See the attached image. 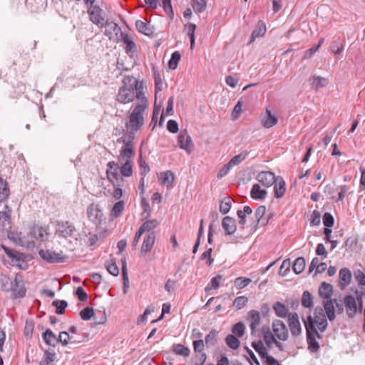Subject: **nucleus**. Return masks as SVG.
Wrapping results in <instances>:
<instances>
[{"mask_svg":"<svg viewBox=\"0 0 365 365\" xmlns=\"http://www.w3.org/2000/svg\"><path fill=\"white\" fill-rule=\"evenodd\" d=\"M138 103L131 112L128 121L125 123L127 131L134 134L139 130L144 124V113L148 108V99L143 91L138 92Z\"/></svg>","mask_w":365,"mask_h":365,"instance_id":"nucleus-1","label":"nucleus"},{"mask_svg":"<svg viewBox=\"0 0 365 365\" xmlns=\"http://www.w3.org/2000/svg\"><path fill=\"white\" fill-rule=\"evenodd\" d=\"M142 85L133 76H125L123 80V86L119 88L117 101L126 104L137 98L138 92L142 91Z\"/></svg>","mask_w":365,"mask_h":365,"instance_id":"nucleus-2","label":"nucleus"},{"mask_svg":"<svg viewBox=\"0 0 365 365\" xmlns=\"http://www.w3.org/2000/svg\"><path fill=\"white\" fill-rule=\"evenodd\" d=\"M327 317L323 312L322 308H317L314 317L309 316L307 319L304 321L306 330L310 331L324 332L328 326Z\"/></svg>","mask_w":365,"mask_h":365,"instance_id":"nucleus-3","label":"nucleus"},{"mask_svg":"<svg viewBox=\"0 0 365 365\" xmlns=\"http://www.w3.org/2000/svg\"><path fill=\"white\" fill-rule=\"evenodd\" d=\"M40 257L48 263H61L64 262L68 257L62 251L56 252L51 250L41 249L38 251Z\"/></svg>","mask_w":365,"mask_h":365,"instance_id":"nucleus-4","label":"nucleus"},{"mask_svg":"<svg viewBox=\"0 0 365 365\" xmlns=\"http://www.w3.org/2000/svg\"><path fill=\"white\" fill-rule=\"evenodd\" d=\"M76 230L74 225L68 221L57 222L56 225V234L58 237L67 238L74 237Z\"/></svg>","mask_w":365,"mask_h":365,"instance_id":"nucleus-5","label":"nucleus"},{"mask_svg":"<svg viewBox=\"0 0 365 365\" xmlns=\"http://www.w3.org/2000/svg\"><path fill=\"white\" fill-rule=\"evenodd\" d=\"M178 145L180 148L190 154L194 149V143L187 130H181L178 136Z\"/></svg>","mask_w":365,"mask_h":365,"instance_id":"nucleus-6","label":"nucleus"},{"mask_svg":"<svg viewBox=\"0 0 365 365\" xmlns=\"http://www.w3.org/2000/svg\"><path fill=\"white\" fill-rule=\"evenodd\" d=\"M87 13L90 20L98 26L102 28L104 26V17L103 10L99 6H92L88 8Z\"/></svg>","mask_w":365,"mask_h":365,"instance_id":"nucleus-7","label":"nucleus"},{"mask_svg":"<svg viewBox=\"0 0 365 365\" xmlns=\"http://www.w3.org/2000/svg\"><path fill=\"white\" fill-rule=\"evenodd\" d=\"M272 327L276 338L281 341L287 340L289 337L288 329L282 321L279 319L274 320L272 322Z\"/></svg>","mask_w":365,"mask_h":365,"instance_id":"nucleus-8","label":"nucleus"},{"mask_svg":"<svg viewBox=\"0 0 365 365\" xmlns=\"http://www.w3.org/2000/svg\"><path fill=\"white\" fill-rule=\"evenodd\" d=\"M306 333L309 351L312 353L317 352L320 349V344L317 339H322V334L318 331H310L309 329L306 330Z\"/></svg>","mask_w":365,"mask_h":365,"instance_id":"nucleus-9","label":"nucleus"},{"mask_svg":"<svg viewBox=\"0 0 365 365\" xmlns=\"http://www.w3.org/2000/svg\"><path fill=\"white\" fill-rule=\"evenodd\" d=\"M107 166L108 168L106 170L107 178L113 186H115L119 180H123L119 173V165L114 161H110Z\"/></svg>","mask_w":365,"mask_h":365,"instance_id":"nucleus-10","label":"nucleus"},{"mask_svg":"<svg viewBox=\"0 0 365 365\" xmlns=\"http://www.w3.org/2000/svg\"><path fill=\"white\" fill-rule=\"evenodd\" d=\"M103 26L106 27L105 35L113 41H118L119 34L121 36V34H123L120 27L115 22H106Z\"/></svg>","mask_w":365,"mask_h":365,"instance_id":"nucleus-11","label":"nucleus"},{"mask_svg":"<svg viewBox=\"0 0 365 365\" xmlns=\"http://www.w3.org/2000/svg\"><path fill=\"white\" fill-rule=\"evenodd\" d=\"M256 179L264 187H269L274 183L277 177L272 172L261 171L257 175Z\"/></svg>","mask_w":365,"mask_h":365,"instance_id":"nucleus-12","label":"nucleus"},{"mask_svg":"<svg viewBox=\"0 0 365 365\" xmlns=\"http://www.w3.org/2000/svg\"><path fill=\"white\" fill-rule=\"evenodd\" d=\"M288 322L292 335L299 336L302 334V329L298 314L297 313L289 314Z\"/></svg>","mask_w":365,"mask_h":365,"instance_id":"nucleus-13","label":"nucleus"},{"mask_svg":"<svg viewBox=\"0 0 365 365\" xmlns=\"http://www.w3.org/2000/svg\"><path fill=\"white\" fill-rule=\"evenodd\" d=\"M31 237L38 241L44 242L48 240L49 232L47 227L34 225L30 232Z\"/></svg>","mask_w":365,"mask_h":365,"instance_id":"nucleus-14","label":"nucleus"},{"mask_svg":"<svg viewBox=\"0 0 365 365\" xmlns=\"http://www.w3.org/2000/svg\"><path fill=\"white\" fill-rule=\"evenodd\" d=\"M344 304L346 309L347 315L353 318L359 311L356 298L352 295H347L344 298Z\"/></svg>","mask_w":365,"mask_h":365,"instance_id":"nucleus-15","label":"nucleus"},{"mask_svg":"<svg viewBox=\"0 0 365 365\" xmlns=\"http://www.w3.org/2000/svg\"><path fill=\"white\" fill-rule=\"evenodd\" d=\"M222 227L227 235H232L237 230L236 221L230 216H226L222 219Z\"/></svg>","mask_w":365,"mask_h":365,"instance_id":"nucleus-16","label":"nucleus"},{"mask_svg":"<svg viewBox=\"0 0 365 365\" xmlns=\"http://www.w3.org/2000/svg\"><path fill=\"white\" fill-rule=\"evenodd\" d=\"M335 306H338L336 299H327L324 302V308L326 317L329 321H334L336 318Z\"/></svg>","mask_w":365,"mask_h":365,"instance_id":"nucleus-17","label":"nucleus"},{"mask_svg":"<svg viewBox=\"0 0 365 365\" xmlns=\"http://www.w3.org/2000/svg\"><path fill=\"white\" fill-rule=\"evenodd\" d=\"M155 235L154 232H150L146 235L143 239V245L140 250V255H145L149 252L155 243Z\"/></svg>","mask_w":365,"mask_h":365,"instance_id":"nucleus-18","label":"nucleus"},{"mask_svg":"<svg viewBox=\"0 0 365 365\" xmlns=\"http://www.w3.org/2000/svg\"><path fill=\"white\" fill-rule=\"evenodd\" d=\"M87 215L91 221L97 223L101 221L103 213L98 207V205L91 204L87 209Z\"/></svg>","mask_w":365,"mask_h":365,"instance_id":"nucleus-19","label":"nucleus"},{"mask_svg":"<svg viewBox=\"0 0 365 365\" xmlns=\"http://www.w3.org/2000/svg\"><path fill=\"white\" fill-rule=\"evenodd\" d=\"M277 122V118L267 108L265 114L261 117V123L262 126L266 128H270L275 125Z\"/></svg>","mask_w":365,"mask_h":365,"instance_id":"nucleus-20","label":"nucleus"},{"mask_svg":"<svg viewBox=\"0 0 365 365\" xmlns=\"http://www.w3.org/2000/svg\"><path fill=\"white\" fill-rule=\"evenodd\" d=\"M248 321L252 334H253L260 324L261 317L259 312L256 310H251L248 313Z\"/></svg>","mask_w":365,"mask_h":365,"instance_id":"nucleus-21","label":"nucleus"},{"mask_svg":"<svg viewBox=\"0 0 365 365\" xmlns=\"http://www.w3.org/2000/svg\"><path fill=\"white\" fill-rule=\"evenodd\" d=\"M274 183V195L277 198H281L284 196L286 191L285 181L281 176H277V179Z\"/></svg>","mask_w":365,"mask_h":365,"instance_id":"nucleus-22","label":"nucleus"},{"mask_svg":"<svg viewBox=\"0 0 365 365\" xmlns=\"http://www.w3.org/2000/svg\"><path fill=\"white\" fill-rule=\"evenodd\" d=\"M267 192L264 189H262L260 185L255 183L252 185L250 191V196L255 200H264L267 196Z\"/></svg>","mask_w":365,"mask_h":365,"instance_id":"nucleus-23","label":"nucleus"},{"mask_svg":"<svg viewBox=\"0 0 365 365\" xmlns=\"http://www.w3.org/2000/svg\"><path fill=\"white\" fill-rule=\"evenodd\" d=\"M319 294L322 298L330 299L333 294V286L325 282H322L319 288Z\"/></svg>","mask_w":365,"mask_h":365,"instance_id":"nucleus-24","label":"nucleus"},{"mask_svg":"<svg viewBox=\"0 0 365 365\" xmlns=\"http://www.w3.org/2000/svg\"><path fill=\"white\" fill-rule=\"evenodd\" d=\"M42 336L44 342L51 346L54 347L58 343V337H56V336L51 329H46L43 332Z\"/></svg>","mask_w":365,"mask_h":365,"instance_id":"nucleus-25","label":"nucleus"},{"mask_svg":"<svg viewBox=\"0 0 365 365\" xmlns=\"http://www.w3.org/2000/svg\"><path fill=\"white\" fill-rule=\"evenodd\" d=\"M134 155L133 145L131 141H128L125 143L124 147L120 153V160L129 159Z\"/></svg>","mask_w":365,"mask_h":365,"instance_id":"nucleus-26","label":"nucleus"},{"mask_svg":"<svg viewBox=\"0 0 365 365\" xmlns=\"http://www.w3.org/2000/svg\"><path fill=\"white\" fill-rule=\"evenodd\" d=\"M252 347L257 352L262 360L269 355L266 347L261 340L252 341Z\"/></svg>","mask_w":365,"mask_h":365,"instance_id":"nucleus-27","label":"nucleus"},{"mask_svg":"<svg viewBox=\"0 0 365 365\" xmlns=\"http://www.w3.org/2000/svg\"><path fill=\"white\" fill-rule=\"evenodd\" d=\"M5 210L0 212V222H1V226L6 228V225H9L11 223V209L6 205L4 206Z\"/></svg>","mask_w":365,"mask_h":365,"instance_id":"nucleus-28","label":"nucleus"},{"mask_svg":"<svg viewBox=\"0 0 365 365\" xmlns=\"http://www.w3.org/2000/svg\"><path fill=\"white\" fill-rule=\"evenodd\" d=\"M160 180L161 184L166 186L167 187H170L174 182L175 178L174 174L172 171L168 170L166 172H163L160 173Z\"/></svg>","mask_w":365,"mask_h":365,"instance_id":"nucleus-29","label":"nucleus"},{"mask_svg":"<svg viewBox=\"0 0 365 365\" xmlns=\"http://www.w3.org/2000/svg\"><path fill=\"white\" fill-rule=\"evenodd\" d=\"M273 309L277 316L282 318H285L289 312L288 308L279 302H277L274 304Z\"/></svg>","mask_w":365,"mask_h":365,"instance_id":"nucleus-30","label":"nucleus"},{"mask_svg":"<svg viewBox=\"0 0 365 365\" xmlns=\"http://www.w3.org/2000/svg\"><path fill=\"white\" fill-rule=\"evenodd\" d=\"M10 195L8 183L5 180L0 178V202L5 201Z\"/></svg>","mask_w":365,"mask_h":365,"instance_id":"nucleus-31","label":"nucleus"},{"mask_svg":"<svg viewBox=\"0 0 365 365\" xmlns=\"http://www.w3.org/2000/svg\"><path fill=\"white\" fill-rule=\"evenodd\" d=\"M121 38L125 44V51L127 53H133L135 49V43L127 34H121Z\"/></svg>","mask_w":365,"mask_h":365,"instance_id":"nucleus-32","label":"nucleus"},{"mask_svg":"<svg viewBox=\"0 0 365 365\" xmlns=\"http://www.w3.org/2000/svg\"><path fill=\"white\" fill-rule=\"evenodd\" d=\"M266 33V26L262 21H259L257 28L252 33L250 43L254 41L256 38L263 36Z\"/></svg>","mask_w":365,"mask_h":365,"instance_id":"nucleus-33","label":"nucleus"},{"mask_svg":"<svg viewBox=\"0 0 365 365\" xmlns=\"http://www.w3.org/2000/svg\"><path fill=\"white\" fill-rule=\"evenodd\" d=\"M310 81L312 88L315 89L325 87L328 84L327 79L321 76H314Z\"/></svg>","mask_w":365,"mask_h":365,"instance_id":"nucleus-34","label":"nucleus"},{"mask_svg":"<svg viewBox=\"0 0 365 365\" xmlns=\"http://www.w3.org/2000/svg\"><path fill=\"white\" fill-rule=\"evenodd\" d=\"M135 27L140 33L143 34L144 35L150 36L153 34V31L149 27V25L141 20L136 21Z\"/></svg>","mask_w":365,"mask_h":365,"instance_id":"nucleus-35","label":"nucleus"},{"mask_svg":"<svg viewBox=\"0 0 365 365\" xmlns=\"http://www.w3.org/2000/svg\"><path fill=\"white\" fill-rule=\"evenodd\" d=\"M1 247L4 250L6 255L12 259L14 265L20 266L19 262H21V259L14 250H10L4 245H1Z\"/></svg>","mask_w":365,"mask_h":365,"instance_id":"nucleus-36","label":"nucleus"},{"mask_svg":"<svg viewBox=\"0 0 365 365\" xmlns=\"http://www.w3.org/2000/svg\"><path fill=\"white\" fill-rule=\"evenodd\" d=\"M56 358V353L53 351L45 350L43 359L39 365H50Z\"/></svg>","mask_w":365,"mask_h":365,"instance_id":"nucleus-37","label":"nucleus"},{"mask_svg":"<svg viewBox=\"0 0 365 365\" xmlns=\"http://www.w3.org/2000/svg\"><path fill=\"white\" fill-rule=\"evenodd\" d=\"M158 225L159 222L157 220H147L141 225L139 230L143 233L145 232H150L155 229Z\"/></svg>","mask_w":365,"mask_h":365,"instance_id":"nucleus-38","label":"nucleus"},{"mask_svg":"<svg viewBox=\"0 0 365 365\" xmlns=\"http://www.w3.org/2000/svg\"><path fill=\"white\" fill-rule=\"evenodd\" d=\"M305 265V259L303 257H299L295 259L292 269L294 272L298 274L304 271Z\"/></svg>","mask_w":365,"mask_h":365,"instance_id":"nucleus-39","label":"nucleus"},{"mask_svg":"<svg viewBox=\"0 0 365 365\" xmlns=\"http://www.w3.org/2000/svg\"><path fill=\"white\" fill-rule=\"evenodd\" d=\"M125 202L123 200H120L115 202L111 210V216L113 217H118L124 210Z\"/></svg>","mask_w":365,"mask_h":365,"instance_id":"nucleus-40","label":"nucleus"},{"mask_svg":"<svg viewBox=\"0 0 365 365\" xmlns=\"http://www.w3.org/2000/svg\"><path fill=\"white\" fill-rule=\"evenodd\" d=\"M107 271L112 275L116 277L119 274V268L116 264V260L111 258L106 265Z\"/></svg>","mask_w":365,"mask_h":365,"instance_id":"nucleus-41","label":"nucleus"},{"mask_svg":"<svg viewBox=\"0 0 365 365\" xmlns=\"http://www.w3.org/2000/svg\"><path fill=\"white\" fill-rule=\"evenodd\" d=\"M120 174L124 177H130L133 174V167L131 161L126 159L124 164L120 168Z\"/></svg>","mask_w":365,"mask_h":365,"instance_id":"nucleus-42","label":"nucleus"},{"mask_svg":"<svg viewBox=\"0 0 365 365\" xmlns=\"http://www.w3.org/2000/svg\"><path fill=\"white\" fill-rule=\"evenodd\" d=\"M247 156V152H242L237 155L232 157L228 163L233 168L234 166L238 165L242 161H244Z\"/></svg>","mask_w":365,"mask_h":365,"instance_id":"nucleus-43","label":"nucleus"},{"mask_svg":"<svg viewBox=\"0 0 365 365\" xmlns=\"http://www.w3.org/2000/svg\"><path fill=\"white\" fill-rule=\"evenodd\" d=\"M181 55L179 51H175L171 56V58L168 61V67L170 69L175 70L177 68L178 63L180 60Z\"/></svg>","mask_w":365,"mask_h":365,"instance_id":"nucleus-44","label":"nucleus"},{"mask_svg":"<svg viewBox=\"0 0 365 365\" xmlns=\"http://www.w3.org/2000/svg\"><path fill=\"white\" fill-rule=\"evenodd\" d=\"M173 351L175 354L185 357L188 356L190 352L187 347L180 344L174 345Z\"/></svg>","mask_w":365,"mask_h":365,"instance_id":"nucleus-45","label":"nucleus"},{"mask_svg":"<svg viewBox=\"0 0 365 365\" xmlns=\"http://www.w3.org/2000/svg\"><path fill=\"white\" fill-rule=\"evenodd\" d=\"M340 280L344 282L345 285L350 283L351 279V273L348 268H343L339 271Z\"/></svg>","mask_w":365,"mask_h":365,"instance_id":"nucleus-46","label":"nucleus"},{"mask_svg":"<svg viewBox=\"0 0 365 365\" xmlns=\"http://www.w3.org/2000/svg\"><path fill=\"white\" fill-rule=\"evenodd\" d=\"M251 282V279L247 277H239L235 279V286L237 289H242L246 287Z\"/></svg>","mask_w":365,"mask_h":365,"instance_id":"nucleus-47","label":"nucleus"},{"mask_svg":"<svg viewBox=\"0 0 365 365\" xmlns=\"http://www.w3.org/2000/svg\"><path fill=\"white\" fill-rule=\"evenodd\" d=\"M52 305L56 308V314H62L64 312L65 309L68 306V303L65 300H54L52 302Z\"/></svg>","mask_w":365,"mask_h":365,"instance_id":"nucleus-48","label":"nucleus"},{"mask_svg":"<svg viewBox=\"0 0 365 365\" xmlns=\"http://www.w3.org/2000/svg\"><path fill=\"white\" fill-rule=\"evenodd\" d=\"M225 341L227 346L232 349L235 350L238 349L240 346V341L236 336L229 334L227 336Z\"/></svg>","mask_w":365,"mask_h":365,"instance_id":"nucleus-49","label":"nucleus"},{"mask_svg":"<svg viewBox=\"0 0 365 365\" xmlns=\"http://www.w3.org/2000/svg\"><path fill=\"white\" fill-rule=\"evenodd\" d=\"M232 199L230 197H226L223 199L220 205V211L222 214H227L231 209Z\"/></svg>","mask_w":365,"mask_h":365,"instance_id":"nucleus-50","label":"nucleus"},{"mask_svg":"<svg viewBox=\"0 0 365 365\" xmlns=\"http://www.w3.org/2000/svg\"><path fill=\"white\" fill-rule=\"evenodd\" d=\"M302 304L307 308H310L313 304V298L308 291H304L302 294Z\"/></svg>","mask_w":365,"mask_h":365,"instance_id":"nucleus-51","label":"nucleus"},{"mask_svg":"<svg viewBox=\"0 0 365 365\" xmlns=\"http://www.w3.org/2000/svg\"><path fill=\"white\" fill-rule=\"evenodd\" d=\"M248 302V298L246 296H240L236 297L233 301V306L237 309H241L245 307Z\"/></svg>","mask_w":365,"mask_h":365,"instance_id":"nucleus-52","label":"nucleus"},{"mask_svg":"<svg viewBox=\"0 0 365 365\" xmlns=\"http://www.w3.org/2000/svg\"><path fill=\"white\" fill-rule=\"evenodd\" d=\"M217 337V331L215 329H212L209 332V334L205 336V343L207 347L214 346L216 341Z\"/></svg>","mask_w":365,"mask_h":365,"instance_id":"nucleus-53","label":"nucleus"},{"mask_svg":"<svg viewBox=\"0 0 365 365\" xmlns=\"http://www.w3.org/2000/svg\"><path fill=\"white\" fill-rule=\"evenodd\" d=\"M80 316L83 320H90L94 316V310L91 307H86L81 311Z\"/></svg>","mask_w":365,"mask_h":365,"instance_id":"nucleus-54","label":"nucleus"},{"mask_svg":"<svg viewBox=\"0 0 365 365\" xmlns=\"http://www.w3.org/2000/svg\"><path fill=\"white\" fill-rule=\"evenodd\" d=\"M222 279V276H221L220 274L216 275L215 277L212 278V279L210 281L211 286H210V284H208L205 287V291L207 292V291L211 290L212 289L218 288L220 287V284Z\"/></svg>","mask_w":365,"mask_h":365,"instance_id":"nucleus-55","label":"nucleus"},{"mask_svg":"<svg viewBox=\"0 0 365 365\" xmlns=\"http://www.w3.org/2000/svg\"><path fill=\"white\" fill-rule=\"evenodd\" d=\"M232 331L234 335L237 337H241L243 336L245 332V326L242 322H238L234 325L232 329Z\"/></svg>","mask_w":365,"mask_h":365,"instance_id":"nucleus-56","label":"nucleus"},{"mask_svg":"<svg viewBox=\"0 0 365 365\" xmlns=\"http://www.w3.org/2000/svg\"><path fill=\"white\" fill-rule=\"evenodd\" d=\"M192 6L195 11L201 13L206 7V2L205 0H192Z\"/></svg>","mask_w":365,"mask_h":365,"instance_id":"nucleus-57","label":"nucleus"},{"mask_svg":"<svg viewBox=\"0 0 365 365\" xmlns=\"http://www.w3.org/2000/svg\"><path fill=\"white\" fill-rule=\"evenodd\" d=\"M266 212V207L264 205H260L257 207L255 212V224L258 225L260 222V220L263 217Z\"/></svg>","mask_w":365,"mask_h":365,"instance_id":"nucleus-58","label":"nucleus"},{"mask_svg":"<svg viewBox=\"0 0 365 365\" xmlns=\"http://www.w3.org/2000/svg\"><path fill=\"white\" fill-rule=\"evenodd\" d=\"M321 222V214L318 210H314L311 215L310 224L312 226H317Z\"/></svg>","mask_w":365,"mask_h":365,"instance_id":"nucleus-59","label":"nucleus"},{"mask_svg":"<svg viewBox=\"0 0 365 365\" xmlns=\"http://www.w3.org/2000/svg\"><path fill=\"white\" fill-rule=\"evenodd\" d=\"M334 222V220L333 216L329 213L326 212L323 216V223L326 228H330L333 226Z\"/></svg>","mask_w":365,"mask_h":365,"instance_id":"nucleus-60","label":"nucleus"},{"mask_svg":"<svg viewBox=\"0 0 365 365\" xmlns=\"http://www.w3.org/2000/svg\"><path fill=\"white\" fill-rule=\"evenodd\" d=\"M290 267V261L289 260H284L279 270V274L280 276H286Z\"/></svg>","mask_w":365,"mask_h":365,"instance_id":"nucleus-61","label":"nucleus"},{"mask_svg":"<svg viewBox=\"0 0 365 365\" xmlns=\"http://www.w3.org/2000/svg\"><path fill=\"white\" fill-rule=\"evenodd\" d=\"M58 342H61L63 346L68 344L70 342V334L66 331H61L58 335Z\"/></svg>","mask_w":365,"mask_h":365,"instance_id":"nucleus-62","label":"nucleus"},{"mask_svg":"<svg viewBox=\"0 0 365 365\" xmlns=\"http://www.w3.org/2000/svg\"><path fill=\"white\" fill-rule=\"evenodd\" d=\"M246 350H247V360L250 361L251 365H253L252 363H254L256 365H259V361L257 359V358L256 357L254 352L247 347L246 348Z\"/></svg>","mask_w":365,"mask_h":365,"instance_id":"nucleus-63","label":"nucleus"},{"mask_svg":"<svg viewBox=\"0 0 365 365\" xmlns=\"http://www.w3.org/2000/svg\"><path fill=\"white\" fill-rule=\"evenodd\" d=\"M262 363L264 365H282L275 358L270 355L264 359Z\"/></svg>","mask_w":365,"mask_h":365,"instance_id":"nucleus-64","label":"nucleus"}]
</instances>
